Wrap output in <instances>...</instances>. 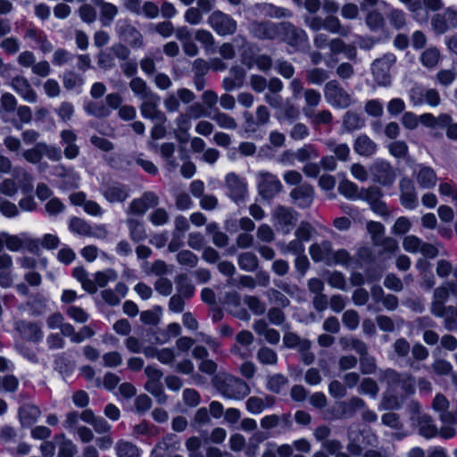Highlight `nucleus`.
Instances as JSON below:
<instances>
[{"label":"nucleus","mask_w":457,"mask_h":457,"mask_svg":"<svg viewBox=\"0 0 457 457\" xmlns=\"http://www.w3.org/2000/svg\"><path fill=\"white\" fill-rule=\"evenodd\" d=\"M257 359L263 365H275L278 362V355L272 349L263 346L257 352Z\"/></svg>","instance_id":"53"},{"label":"nucleus","mask_w":457,"mask_h":457,"mask_svg":"<svg viewBox=\"0 0 457 457\" xmlns=\"http://www.w3.org/2000/svg\"><path fill=\"white\" fill-rule=\"evenodd\" d=\"M5 246L12 252H19L22 249H28L34 253L38 249V241L31 238L28 234L21 233L19 235H11L4 232Z\"/></svg>","instance_id":"10"},{"label":"nucleus","mask_w":457,"mask_h":457,"mask_svg":"<svg viewBox=\"0 0 457 457\" xmlns=\"http://www.w3.org/2000/svg\"><path fill=\"white\" fill-rule=\"evenodd\" d=\"M313 125L329 124L332 120V114L328 110H323L320 112L313 111L309 112L307 116Z\"/></svg>","instance_id":"57"},{"label":"nucleus","mask_w":457,"mask_h":457,"mask_svg":"<svg viewBox=\"0 0 457 457\" xmlns=\"http://www.w3.org/2000/svg\"><path fill=\"white\" fill-rule=\"evenodd\" d=\"M77 135L71 129H63L60 132L61 144L63 145L65 158L73 160L79 154V147L76 144Z\"/></svg>","instance_id":"21"},{"label":"nucleus","mask_w":457,"mask_h":457,"mask_svg":"<svg viewBox=\"0 0 457 457\" xmlns=\"http://www.w3.org/2000/svg\"><path fill=\"white\" fill-rule=\"evenodd\" d=\"M440 60V52L436 47H429L426 49L421 56L420 62L427 68H435Z\"/></svg>","instance_id":"45"},{"label":"nucleus","mask_w":457,"mask_h":457,"mask_svg":"<svg viewBox=\"0 0 457 457\" xmlns=\"http://www.w3.org/2000/svg\"><path fill=\"white\" fill-rule=\"evenodd\" d=\"M293 447L288 444L278 445L276 442L270 441L264 445L261 457H291Z\"/></svg>","instance_id":"28"},{"label":"nucleus","mask_w":457,"mask_h":457,"mask_svg":"<svg viewBox=\"0 0 457 457\" xmlns=\"http://www.w3.org/2000/svg\"><path fill=\"white\" fill-rule=\"evenodd\" d=\"M27 305L34 315L43 314L47 307V299L41 294H36L28 301Z\"/></svg>","instance_id":"44"},{"label":"nucleus","mask_w":457,"mask_h":457,"mask_svg":"<svg viewBox=\"0 0 457 457\" xmlns=\"http://www.w3.org/2000/svg\"><path fill=\"white\" fill-rule=\"evenodd\" d=\"M127 225L129 229V236L135 242L144 240L146 237V233L142 222L138 220L129 218Z\"/></svg>","instance_id":"40"},{"label":"nucleus","mask_w":457,"mask_h":457,"mask_svg":"<svg viewBox=\"0 0 457 457\" xmlns=\"http://www.w3.org/2000/svg\"><path fill=\"white\" fill-rule=\"evenodd\" d=\"M415 179L420 188H433L437 183L435 170L428 166L419 165L415 170Z\"/></svg>","instance_id":"25"},{"label":"nucleus","mask_w":457,"mask_h":457,"mask_svg":"<svg viewBox=\"0 0 457 457\" xmlns=\"http://www.w3.org/2000/svg\"><path fill=\"white\" fill-rule=\"evenodd\" d=\"M15 329L27 340L34 343L42 341L44 333L40 325L27 321L19 320L15 323Z\"/></svg>","instance_id":"20"},{"label":"nucleus","mask_w":457,"mask_h":457,"mask_svg":"<svg viewBox=\"0 0 457 457\" xmlns=\"http://www.w3.org/2000/svg\"><path fill=\"white\" fill-rule=\"evenodd\" d=\"M212 119L221 129H235L237 127V123L233 117L220 111H215Z\"/></svg>","instance_id":"46"},{"label":"nucleus","mask_w":457,"mask_h":457,"mask_svg":"<svg viewBox=\"0 0 457 457\" xmlns=\"http://www.w3.org/2000/svg\"><path fill=\"white\" fill-rule=\"evenodd\" d=\"M84 110L89 115L95 116L96 118L107 117L110 114L109 110L103 104L92 101L85 104Z\"/></svg>","instance_id":"56"},{"label":"nucleus","mask_w":457,"mask_h":457,"mask_svg":"<svg viewBox=\"0 0 457 457\" xmlns=\"http://www.w3.org/2000/svg\"><path fill=\"white\" fill-rule=\"evenodd\" d=\"M212 384L228 399L241 400L250 394V387L245 381L228 373L217 374Z\"/></svg>","instance_id":"1"},{"label":"nucleus","mask_w":457,"mask_h":457,"mask_svg":"<svg viewBox=\"0 0 457 457\" xmlns=\"http://www.w3.org/2000/svg\"><path fill=\"white\" fill-rule=\"evenodd\" d=\"M22 157L31 164H37L43 159L42 148L40 142L37 143L33 147L26 149L22 152Z\"/></svg>","instance_id":"54"},{"label":"nucleus","mask_w":457,"mask_h":457,"mask_svg":"<svg viewBox=\"0 0 457 457\" xmlns=\"http://www.w3.org/2000/svg\"><path fill=\"white\" fill-rule=\"evenodd\" d=\"M278 38L290 46H299L307 40V35L303 29L295 28L288 22L278 23Z\"/></svg>","instance_id":"15"},{"label":"nucleus","mask_w":457,"mask_h":457,"mask_svg":"<svg viewBox=\"0 0 457 457\" xmlns=\"http://www.w3.org/2000/svg\"><path fill=\"white\" fill-rule=\"evenodd\" d=\"M40 147L42 148L43 157L46 156L47 159L53 162H59L62 159V151L60 147L48 145L46 142H40Z\"/></svg>","instance_id":"63"},{"label":"nucleus","mask_w":457,"mask_h":457,"mask_svg":"<svg viewBox=\"0 0 457 457\" xmlns=\"http://www.w3.org/2000/svg\"><path fill=\"white\" fill-rule=\"evenodd\" d=\"M288 383L287 378L281 374H274L268 378L267 387L273 393H279Z\"/></svg>","instance_id":"60"},{"label":"nucleus","mask_w":457,"mask_h":457,"mask_svg":"<svg viewBox=\"0 0 457 457\" xmlns=\"http://www.w3.org/2000/svg\"><path fill=\"white\" fill-rule=\"evenodd\" d=\"M195 99V94L185 87L179 88L176 92L169 93L163 100V105L167 112H175L180 108V102L188 104Z\"/></svg>","instance_id":"13"},{"label":"nucleus","mask_w":457,"mask_h":457,"mask_svg":"<svg viewBox=\"0 0 457 457\" xmlns=\"http://www.w3.org/2000/svg\"><path fill=\"white\" fill-rule=\"evenodd\" d=\"M252 33L261 39H272L278 37V24L272 22H253L250 26Z\"/></svg>","instance_id":"26"},{"label":"nucleus","mask_w":457,"mask_h":457,"mask_svg":"<svg viewBox=\"0 0 457 457\" xmlns=\"http://www.w3.org/2000/svg\"><path fill=\"white\" fill-rule=\"evenodd\" d=\"M238 265L245 271H253L258 267V259L253 253H244L238 257Z\"/></svg>","instance_id":"50"},{"label":"nucleus","mask_w":457,"mask_h":457,"mask_svg":"<svg viewBox=\"0 0 457 457\" xmlns=\"http://www.w3.org/2000/svg\"><path fill=\"white\" fill-rule=\"evenodd\" d=\"M278 247L283 254L292 253L300 255L304 252L303 243L297 238L290 241L289 243H279Z\"/></svg>","instance_id":"51"},{"label":"nucleus","mask_w":457,"mask_h":457,"mask_svg":"<svg viewBox=\"0 0 457 457\" xmlns=\"http://www.w3.org/2000/svg\"><path fill=\"white\" fill-rule=\"evenodd\" d=\"M395 179V174L387 162H378L373 168V181L383 186L391 185Z\"/></svg>","instance_id":"29"},{"label":"nucleus","mask_w":457,"mask_h":457,"mask_svg":"<svg viewBox=\"0 0 457 457\" xmlns=\"http://www.w3.org/2000/svg\"><path fill=\"white\" fill-rule=\"evenodd\" d=\"M391 25L395 29H402L407 25L406 14L399 9H392L387 14Z\"/></svg>","instance_id":"52"},{"label":"nucleus","mask_w":457,"mask_h":457,"mask_svg":"<svg viewBox=\"0 0 457 457\" xmlns=\"http://www.w3.org/2000/svg\"><path fill=\"white\" fill-rule=\"evenodd\" d=\"M381 381L386 385L389 392H399L403 396L411 395L415 392V378L408 372L388 369L381 372Z\"/></svg>","instance_id":"2"},{"label":"nucleus","mask_w":457,"mask_h":457,"mask_svg":"<svg viewBox=\"0 0 457 457\" xmlns=\"http://www.w3.org/2000/svg\"><path fill=\"white\" fill-rule=\"evenodd\" d=\"M41 412L38 407L34 404H24L19 411L21 422L24 426H31L39 418Z\"/></svg>","instance_id":"32"},{"label":"nucleus","mask_w":457,"mask_h":457,"mask_svg":"<svg viewBox=\"0 0 457 457\" xmlns=\"http://www.w3.org/2000/svg\"><path fill=\"white\" fill-rule=\"evenodd\" d=\"M159 102L160 97L155 93L151 96L142 100L139 107L141 115L145 119H150L164 123L167 120V117L163 112L159 110Z\"/></svg>","instance_id":"14"},{"label":"nucleus","mask_w":457,"mask_h":457,"mask_svg":"<svg viewBox=\"0 0 457 457\" xmlns=\"http://www.w3.org/2000/svg\"><path fill=\"white\" fill-rule=\"evenodd\" d=\"M115 449L118 457H139L140 455L139 449L128 441H118Z\"/></svg>","instance_id":"39"},{"label":"nucleus","mask_w":457,"mask_h":457,"mask_svg":"<svg viewBox=\"0 0 457 457\" xmlns=\"http://www.w3.org/2000/svg\"><path fill=\"white\" fill-rule=\"evenodd\" d=\"M177 261L180 265L195 268L198 263V257L189 250H182L177 254Z\"/></svg>","instance_id":"61"},{"label":"nucleus","mask_w":457,"mask_h":457,"mask_svg":"<svg viewBox=\"0 0 457 457\" xmlns=\"http://www.w3.org/2000/svg\"><path fill=\"white\" fill-rule=\"evenodd\" d=\"M381 420L385 426H387L392 429L399 430L403 427L399 414L395 412L389 411L384 413L381 417Z\"/></svg>","instance_id":"64"},{"label":"nucleus","mask_w":457,"mask_h":457,"mask_svg":"<svg viewBox=\"0 0 457 457\" xmlns=\"http://www.w3.org/2000/svg\"><path fill=\"white\" fill-rule=\"evenodd\" d=\"M338 191L342 195L350 200L361 199L368 202L369 204L371 203V193L370 188H362L359 191L357 186L349 180L341 181L338 186Z\"/></svg>","instance_id":"18"},{"label":"nucleus","mask_w":457,"mask_h":457,"mask_svg":"<svg viewBox=\"0 0 457 457\" xmlns=\"http://www.w3.org/2000/svg\"><path fill=\"white\" fill-rule=\"evenodd\" d=\"M324 29L331 33L346 36L348 29L341 25L337 17L329 15L324 19Z\"/></svg>","instance_id":"49"},{"label":"nucleus","mask_w":457,"mask_h":457,"mask_svg":"<svg viewBox=\"0 0 457 457\" xmlns=\"http://www.w3.org/2000/svg\"><path fill=\"white\" fill-rule=\"evenodd\" d=\"M119 38L133 48H140L144 46V37L129 21L119 20L115 27Z\"/></svg>","instance_id":"7"},{"label":"nucleus","mask_w":457,"mask_h":457,"mask_svg":"<svg viewBox=\"0 0 457 457\" xmlns=\"http://www.w3.org/2000/svg\"><path fill=\"white\" fill-rule=\"evenodd\" d=\"M273 404L274 398L272 396H252L246 401V409L253 414H259L265 409L271 407Z\"/></svg>","instance_id":"31"},{"label":"nucleus","mask_w":457,"mask_h":457,"mask_svg":"<svg viewBox=\"0 0 457 457\" xmlns=\"http://www.w3.org/2000/svg\"><path fill=\"white\" fill-rule=\"evenodd\" d=\"M103 197L110 204H121L129 197V187L127 185L112 182L101 187Z\"/></svg>","instance_id":"11"},{"label":"nucleus","mask_w":457,"mask_h":457,"mask_svg":"<svg viewBox=\"0 0 457 457\" xmlns=\"http://www.w3.org/2000/svg\"><path fill=\"white\" fill-rule=\"evenodd\" d=\"M129 86L134 96L141 101L154 94L146 82L139 77L133 78Z\"/></svg>","instance_id":"33"},{"label":"nucleus","mask_w":457,"mask_h":457,"mask_svg":"<svg viewBox=\"0 0 457 457\" xmlns=\"http://www.w3.org/2000/svg\"><path fill=\"white\" fill-rule=\"evenodd\" d=\"M272 220L277 230L287 235L294 228L297 213L293 209L279 205L273 210Z\"/></svg>","instance_id":"6"},{"label":"nucleus","mask_w":457,"mask_h":457,"mask_svg":"<svg viewBox=\"0 0 457 457\" xmlns=\"http://www.w3.org/2000/svg\"><path fill=\"white\" fill-rule=\"evenodd\" d=\"M420 122L429 128L445 127L449 122V114L442 113L438 117H435L431 113H424L420 116Z\"/></svg>","instance_id":"37"},{"label":"nucleus","mask_w":457,"mask_h":457,"mask_svg":"<svg viewBox=\"0 0 457 457\" xmlns=\"http://www.w3.org/2000/svg\"><path fill=\"white\" fill-rule=\"evenodd\" d=\"M400 200L402 204L408 209H414L418 205L417 192L411 179L403 178L400 181Z\"/></svg>","instance_id":"19"},{"label":"nucleus","mask_w":457,"mask_h":457,"mask_svg":"<svg viewBox=\"0 0 457 457\" xmlns=\"http://www.w3.org/2000/svg\"><path fill=\"white\" fill-rule=\"evenodd\" d=\"M407 412L411 424L416 427L420 436L426 438L435 437L440 435L431 416L422 411L421 405L417 401H411L407 405Z\"/></svg>","instance_id":"3"},{"label":"nucleus","mask_w":457,"mask_h":457,"mask_svg":"<svg viewBox=\"0 0 457 457\" xmlns=\"http://www.w3.org/2000/svg\"><path fill=\"white\" fill-rule=\"evenodd\" d=\"M310 254L315 262H332V245L328 241H322L311 245Z\"/></svg>","instance_id":"27"},{"label":"nucleus","mask_w":457,"mask_h":457,"mask_svg":"<svg viewBox=\"0 0 457 457\" xmlns=\"http://www.w3.org/2000/svg\"><path fill=\"white\" fill-rule=\"evenodd\" d=\"M63 87L67 90H73L80 87L84 84V79L73 71H67L63 74Z\"/></svg>","instance_id":"55"},{"label":"nucleus","mask_w":457,"mask_h":457,"mask_svg":"<svg viewBox=\"0 0 457 457\" xmlns=\"http://www.w3.org/2000/svg\"><path fill=\"white\" fill-rule=\"evenodd\" d=\"M395 62V56L392 54H386L374 63L376 66V79L378 85L387 86L390 84L389 70Z\"/></svg>","instance_id":"23"},{"label":"nucleus","mask_w":457,"mask_h":457,"mask_svg":"<svg viewBox=\"0 0 457 457\" xmlns=\"http://www.w3.org/2000/svg\"><path fill=\"white\" fill-rule=\"evenodd\" d=\"M324 96L326 101L334 107L346 108L351 104L350 95L336 80L325 85Z\"/></svg>","instance_id":"9"},{"label":"nucleus","mask_w":457,"mask_h":457,"mask_svg":"<svg viewBox=\"0 0 457 457\" xmlns=\"http://www.w3.org/2000/svg\"><path fill=\"white\" fill-rule=\"evenodd\" d=\"M432 409L439 414L441 422L453 420L452 412L449 411L450 403L443 394H436L432 402Z\"/></svg>","instance_id":"30"},{"label":"nucleus","mask_w":457,"mask_h":457,"mask_svg":"<svg viewBox=\"0 0 457 457\" xmlns=\"http://www.w3.org/2000/svg\"><path fill=\"white\" fill-rule=\"evenodd\" d=\"M431 27L433 31L439 35L445 34L450 29L445 14L442 13L433 15L431 18Z\"/></svg>","instance_id":"58"},{"label":"nucleus","mask_w":457,"mask_h":457,"mask_svg":"<svg viewBox=\"0 0 457 457\" xmlns=\"http://www.w3.org/2000/svg\"><path fill=\"white\" fill-rule=\"evenodd\" d=\"M73 277L81 284L82 288L89 294L97 292L96 285L88 276L83 267H76L73 270Z\"/></svg>","instance_id":"34"},{"label":"nucleus","mask_w":457,"mask_h":457,"mask_svg":"<svg viewBox=\"0 0 457 457\" xmlns=\"http://www.w3.org/2000/svg\"><path fill=\"white\" fill-rule=\"evenodd\" d=\"M175 145L173 143H163L160 146V154L165 160L166 165L170 170H174L178 167V162L173 157Z\"/></svg>","instance_id":"41"},{"label":"nucleus","mask_w":457,"mask_h":457,"mask_svg":"<svg viewBox=\"0 0 457 457\" xmlns=\"http://www.w3.org/2000/svg\"><path fill=\"white\" fill-rule=\"evenodd\" d=\"M207 22L220 36L233 35L237 29V21L230 15L219 10L209 15Z\"/></svg>","instance_id":"5"},{"label":"nucleus","mask_w":457,"mask_h":457,"mask_svg":"<svg viewBox=\"0 0 457 457\" xmlns=\"http://www.w3.org/2000/svg\"><path fill=\"white\" fill-rule=\"evenodd\" d=\"M179 442L175 435L164 436L152 450L151 457H168L171 452L178 450Z\"/></svg>","instance_id":"24"},{"label":"nucleus","mask_w":457,"mask_h":457,"mask_svg":"<svg viewBox=\"0 0 457 457\" xmlns=\"http://www.w3.org/2000/svg\"><path fill=\"white\" fill-rule=\"evenodd\" d=\"M296 160L300 162H308L319 158L320 154L312 145H304L295 150Z\"/></svg>","instance_id":"47"},{"label":"nucleus","mask_w":457,"mask_h":457,"mask_svg":"<svg viewBox=\"0 0 457 457\" xmlns=\"http://www.w3.org/2000/svg\"><path fill=\"white\" fill-rule=\"evenodd\" d=\"M303 96L305 105L303 107V112L307 116L309 112H312L320 104L321 102V95L317 90L309 88L304 91Z\"/></svg>","instance_id":"36"},{"label":"nucleus","mask_w":457,"mask_h":457,"mask_svg":"<svg viewBox=\"0 0 457 457\" xmlns=\"http://www.w3.org/2000/svg\"><path fill=\"white\" fill-rule=\"evenodd\" d=\"M145 374L147 377L145 389L153 395L159 403H164L167 396L162 384V371L155 366L148 365L145 368Z\"/></svg>","instance_id":"4"},{"label":"nucleus","mask_w":457,"mask_h":457,"mask_svg":"<svg viewBox=\"0 0 457 457\" xmlns=\"http://www.w3.org/2000/svg\"><path fill=\"white\" fill-rule=\"evenodd\" d=\"M325 145L328 149L336 155L337 160L341 162H345L348 160L350 155V148L346 144H337L333 140H328Z\"/></svg>","instance_id":"43"},{"label":"nucleus","mask_w":457,"mask_h":457,"mask_svg":"<svg viewBox=\"0 0 457 457\" xmlns=\"http://www.w3.org/2000/svg\"><path fill=\"white\" fill-rule=\"evenodd\" d=\"M423 241L414 235L406 236L403 240V248L409 253H418L420 252Z\"/></svg>","instance_id":"59"},{"label":"nucleus","mask_w":457,"mask_h":457,"mask_svg":"<svg viewBox=\"0 0 457 457\" xmlns=\"http://www.w3.org/2000/svg\"><path fill=\"white\" fill-rule=\"evenodd\" d=\"M23 100L28 103H36L37 99V93L32 88L29 80L21 75L14 76L10 81H6Z\"/></svg>","instance_id":"16"},{"label":"nucleus","mask_w":457,"mask_h":457,"mask_svg":"<svg viewBox=\"0 0 457 457\" xmlns=\"http://www.w3.org/2000/svg\"><path fill=\"white\" fill-rule=\"evenodd\" d=\"M100 4L101 21L104 26H109L118 13V8L111 4L103 2Z\"/></svg>","instance_id":"48"},{"label":"nucleus","mask_w":457,"mask_h":457,"mask_svg":"<svg viewBox=\"0 0 457 457\" xmlns=\"http://www.w3.org/2000/svg\"><path fill=\"white\" fill-rule=\"evenodd\" d=\"M290 197L297 206L307 208L311 206L313 202V187L309 184L300 185L290 192Z\"/></svg>","instance_id":"22"},{"label":"nucleus","mask_w":457,"mask_h":457,"mask_svg":"<svg viewBox=\"0 0 457 457\" xmlns=\"http://www.w3.org/2000/svg\"><path fill=\"white\" fill-rule=\"evenodd\" d=\"M403 400H401L396 393L390 392L386 394L381 401L380 408L384 410H397L402 406Z\"/></svg>","instance_id":"62"},{"label":"nucleus","mask_w":457,"mask_h":457,"mask_svg":"<svg viewBox=\"0 0 457 457\" xmlns=\"http://www.w3.org/2000/svg\"><path fill=\"white\" fill-rule=\"evenodd\" d=\"M117 278L118 273L112 269H106L94 274V282L96 285V287H104L108 283L114 282Z\"/></svg>","instance_id":"42"},{"label":"nucleus","mask_w":457,"mask_h":457,"mask_svg":"<svg viewBox=\"0 0 457 457\" xmlns=\"http://www.w3.org/2000/svg\"><path fill=\"white\" fill-rule=\"evenodd\" d=\"M259 194L263 198H272L282 189V184L276 175L269 171H259L256 174Z\"/></svg>","instance_id":"8"},{"label":"nucleus","mask_w":457,"mask_h":457,"mask_svg":"<svg viewBox=\"0 0 457 457\" xmlns=\"http://www.w3.org/2000/svg\"><path fill=\"white\" fill-rule=\"evenodd\" d=\"M408 11L411 12L412 18L417 22H427L428 14L422 15V0H399Z\"/></svg>","instance_id":"38"},{"label":"nucleus","mask_w":457,"mask_h":457,"mask_svg":"<svg viewBox=\"0 0 457 457\" xmlns=\"http://www.w3.org/2000/svg\"><path fill=\"white\" fill-rule=\"evenodd\" d=\"M371 263V250L368 245L361 246L357 250L353 258V266L360 269H369Z\"/></svg>","instance_id":"35"},{"label":"nucleus","mask_w":457,"mask_h":457,"mask_svg":"<svg viewBox=\"0 0 457 457\" xmlns=\"http://www.w3.org/2000/svg\"><path fill=\"white\" fill-rule=\"evenodd\" d=\"M384 228L379 222L373 221V246L375 245L377 249V253L381 256L383 259L390 258L392 254L395 253L398 249L397 242L391 238H379L378 237H375V234H380L383 231Z\"/></svg>","instance_id":"12"},{"label":"nucleus","mask_w":457,"mask_h":457,"mask_svg":"<svg viewBox=\"0 0 457 457\" xmlns=\"http://www.w3.org/2000/svg\"><path fill=\"white\" fill-rule=\"evenodd\" d=\"M228 196L234 202L244 201L247 195V185L235 173H228L225 179Z\"/></svg>","instance_id":"17"}]
</instances>
